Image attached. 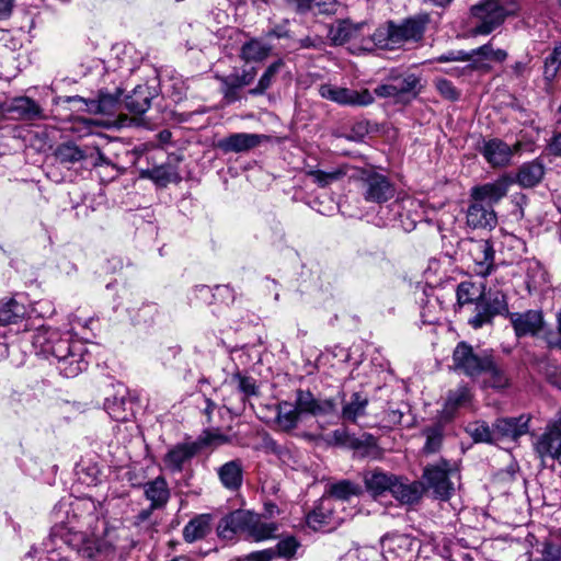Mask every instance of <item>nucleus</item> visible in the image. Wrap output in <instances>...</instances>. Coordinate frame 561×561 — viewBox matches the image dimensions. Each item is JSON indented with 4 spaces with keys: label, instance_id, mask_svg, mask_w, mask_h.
Here are the masks:
<instances>
[{
    "label": "nucleus",
    "instance_id": "19",
    "mask_svg": "<svg viewBox=\"0 0 561 561\" xmlns=\"http://www.w3.org/2000/svg\"><path fill=\"white\" fill-rule=\"evenodd\" d=\"M530 416L520 415L518 417H501L494 422L496 440L501 438H511L516 440L528 433Z\"/></svg>",
    "mask_w": 561,
    "mask_h": 561
},
{
    "label": "nucleus",
    "instance_id": "28",
    "mask_svg": "<svg viewBox=\"0 0 561 561\" xmlns=\"http://www.w3.org/2000/svg\"><path fill=\"white\" fill-rule=\"evenodd\" d=\"M522 268L526 274L525 284L529 295L537 293L548 284V273L539 261L525 260L522 263Z\"/></svg>",
    "mask_w": 561,
    "mask_h": 561
},
{
    "label": "nucleus",
    "instance_id": "29",
    "mask_svg": "<svg viewBox=\"0 0 561 561\" xmlns=\"http://www.w3.org/2000/svg\"><path fill=\"white\" fill-rule=\"evenodd\" d=\"M272 51V45L264 42L262 38L251 37L244 42L239 50V57L245 64L262 62Z\"/></svg>",
    "mask_w": 561,
    "mask_h": 561
},
{
    "label": "nucleus",
    "instance_id": "52",
    "mask_svg": "<svg viewBox=\"0 0 561 561\" xmlns=\"http://www.w3.org/2000/svg\"><path fill=\"white\" fill-rule=\"evenodd\" d=\"M230 438L222 434L219 430H207L204 431L203 434L194 440L197 445L198 450L204 447H213L216 448L218 446L228 444Z\"/></svg>",
    "mask_w": 561,
    "mask_h": 561
},
{
    "label": "nucleus",
    "instance_id": "14",
    "mask_svg": "<svg viewBox=\"0 0 561 561\" xmlns=\"http://www.w3.org/2000/svg\"><path fill=\"white\" fill-rule=\"evenodd\" d=\"M199 453L194 442L180 443L172 446L163 456L164 468L171 473L182 472L186 465Z\"/></svg>",
    "mask_w": 561,
    "mask_h": 561
},
{
    "label": "nucleus",
    "instance_id": "5",
    "mask_svg": "<svg viewBox=\"0 0 561 561\" xmlns=\"http://www.w3.org/2000/svg\"><path fill=\"white\" fill-rule=\"evenodd\" d=\"M492 355V351L480 350L476 352L469 343L461 341L453 352L454 369L472 380H477L482 377L483 368Z\"/></svg>",
    "mask_w": 561,
    "mask_h": 561
},
{
    "label": "nucleus",
    "instance_id": "48",
    "mask_svg": "<svg viewBox=\"0 0 561 561\" xmlns=\"http://www.w3.org/2000/svg\"><path fill=\"white\" fill-rule=\"evenodd\" d=\"M466 432L474 443L493 444L496 442L494 427L491 428L484 421H476L466 426Z\"/></svg>",
    "mask_w": 561,
    "mask_h": 561
},
{
    "label": "nucleus",
    "instance_id": "39",
    "mask_svg": "<svg viewBox=\"0 0 561 561\" xmlns=\"http://www.w3.org/2000/svg\"><path fill=\"white\" fill-rule=\"evenodd\" d=\"M347 171V165H339L330 170L308 169L306 174L310 176L318 186L327 187L346 176Z\"/></svg>",
    "mask_w": 561,
    "mask_h": 561
},
{
    "label": "nucleus",
    "instance_id": "24",
    "mask_svg": "<svg viewBox=\"0 0 561 561\" xmlns=\"http://www.w3.org/2000/svg\"><path fill=\"white\" fill-rule=\"evenodd\" d=\"M423 478L427 488L433 490L436 497L446 501L451 496L454 485L446 470L439 467H428L424 470Z\"/></svg>",
    "mask_w": 561,
    "mask_h": 561
},
{
    "label": "nucleus",
    "instance_id": "50",
    "mask_svg": "<svg viewBox=\"0 0 561 561\" xmlns=\"http://www.w3.org/2000/svg\"><path fill=\"white\" fill-rule=\"evenodd\" d=\"M561 69V43L557 44L552 51L545 58L543 79L552 82Z\"/></svg>",
    "mask_w": 561,
    "mask_h": 561
},
{
    "label": "nucleus",
    "instance_id": "3",
    "mask_svg": "<svg viewBox=\"0 0 561 561\" xmlns=\"http://www.w3.org/2000/svg\"><path fill=\"white\" fill-rule=\"evenodd\" d=\"M423 89L421 78L412 72L391 70L385 82L375 88L374 94L391 99L397 104H409L419 96Z\"/></svg>",
    "mask_w": 561,
    "mask_h": 561
},
{
    "label": "nucleus",
    "instance_id": "8",
    "mask_svg": "<svg viewBox=\"0 0 561 561\" xmlns=\"http://www.w3.org/2000/svg\"><path fill=\"white\" fill-rule=\"evenodd\" d=\"M321 98L334 102L342 106H368L375 99L368 89L360 91L324 83L319 87Z\"/></svg>",
    "mask_w": 561,
    "mask_h": 561
},
{
    "label": "nucleus",
    "instance_id": "17",
    "mask_svg": "<svg viewBox=\"0 0 561 561\" xmlns=\"http://www.w3.org/2000/svg\"><path fill=\"white\" fill-rule=\"evenodd\" d=\"M268 137L260 134L236 133L220 139L218 147L224 152H243L256 148Z\"/></svg>",
    "mask_w": 561,
    "mask_h": 561
},
{
    "label": "nucleus",
    "instance_id": "57",
    "mask_svg": "<svg viewBox=\"0 0 561 561\" xmlns=\"http://www.w3.org/2000/svg\"><path fill=\"white\" fill-rule=\"evenodd\" d=\"M540 558H528V561H561V548L552 541L546 540L540 550Z\"/></svg>",
    "mask_w": 561,
    "mask_h": 561
},
{
    "label": "nucleus",
    "instance_id": "37",
    "mask_svg": "<svg viewBox=\"0 0 561 561\" xmlns=\"http://www.w3.org/2000/svg\"><path fill=\"white\" fill-rule=\"evenodd\" d=\"M396 476L379 470H374L365 476L367 490L374 495L379 496L391 491Z\"/></svg>",
    "mask_w": 561,
    "mask_h": 561
},
{
    "label": "nucleus",
    "instance_id": "58",
    "mask_svg": "<svg viewBox=\"0 0 561 561\" xmlns=\"http://www.w3.org/2000/svg\"><path fill=\"white\" fill-rule=\"evenodd\" d=\"M436 90L439 94L449 101H456L459 99V92L455 85L445 78H438L434 81Z\"/></svg>",
    "mask_w": 561,
    "mask_h": 561
},
{
    "label": "nucleus",
    "instance_id": "54",
    "mask_svg": "<svg viewBox=\"0 0 561 561\" xmlns=\"http://www.w3.org/2000/svg\"><path fill=\"white\" fill-rule=\"evenodd\" d=\"M171 169L167 165H158L151 169L142 170L141 178L152 180L159 185H167L171 181Z\"/></svg>",
    "mask_w": 561,
    "mask_h": 561
},
{
    "label": "nucleus",
    "instance_id": "64",
    "mask_svg": "<svg viewBox=\"0 0 561 561\" xmlns=\"http://www.w3.org/2000/svg\"><path fill=\"white\" fill-rule=\"evenodd\" d=\"M276 557L273 549L251 552L244 557L243 561H272Z\"/></svg>",
    "mask_w": 561,
    "mask_h": 561
},
{
    "label": "nucleus",
    "instance_id": "43",
    "mask_svg": "<svg viewBox=\"0 0 561 561\" xmlns=\"http://www.w3.org/2000/svg\"><path fill=\"white\" fill-rule=\"evenodd\" d=\"M481 305L483 308L494 318L499 314L506 313L508 316V305L506 296L500 291H489L488 294L482 293L479 295Z\"/></svg>",
    "mask_w": 561,
    "mask_h": 561
},
{
    "label": "nucleus",
    "instance_id": "1",
    "mask_svg": "<svg viewBox=\"0 0 561 561\" xmlns=\"http://www.w3.org/2000/svg\"><path fill=\"white\" fill-rule=\"evenodd\" d=\"M32 345L37 354L49 359L66 378L77 377L88 367L85 345L57 329L45 325L38 328L32 335Z\"/></svg>",
    "mask_w": 561,
    "mask_h": 561
},
{
    "label": "nucleus",
    "instance_id": "2",
    "mask_svg": "<svg viewBox=\"0 0 561 561\" xmlns=\"http://www.w3.org/2000/svg\"><path fill=\"white\" fill-rule=\"evenodd\" d=\"M337 403L334 399H317L310 391L301 389L296 392L295 403L282 401L276 405V424L279 430H294L301 414L313 416L336 415Z\"/></svg>",
    "mask_w": 561,
    "mask_h": 561
},
{
    "label": "nucleus",
    "instance_id": "56",
    "mask_svg": "<svg viewBox=\"0 0 561 561\" xmlns=\"http://www.w3.org/2000/svg\"><path fill=\"white\" fill-rule=\"evenodd\" d=\"M232 381L237 383V388L245 397L256 396L257 387L255 380L252 377L243 376L237 373L232 376Z\"/></svg>",
    "mask_w": 561,
    "mask_h": 561
},
{
    "label": "nucleus",
    "instance_id": "16",
    "mask_svg": "<svg viewBox=\"0 0 561 561\" xmlns=\"http://www.w3.org/2000/svg\"><path fill=\"white\" fill-rule=\"evenodd\" d=\"M508 317L517 337L537 334L543 323L542 313L538 310L512 312Z\"/></svg>",
    "mask_w": 561,
    "mask_h": 561
},
{
    "label": "nucleus",
    "instance_id": "15",
    "mask_svg": "<svg viewBox=\"0 0 561 561\" xmlns=\"http://www.w3.org/2000/svg\"><path fill=\"white\" fill-rule=\"evenodd\" d=\"M428 22L430 18L427 14H417L405 19L400 24L393 23L394 38L398 47L410 41H421Z\"/></svg>",
    "mask_w": 561,
    "mask_h": 561
},
{
    "label": "nucleus",
    "instance_id": "62",
    "mask_svg": "<svg viewBox=\"0 0 561 561\" xmlns=\"http://www.w3.org/2000/svg\"><path fill=\"white\" fill-rule=\"evenodd\" d=\"M438 62H449V61H472V54L466 50H450L446 54L438 56L436 59Z\"/></svg>",
    "mask_w": 561,
    "mask_h": 561
},
{
    "label": "nucleus",
    "instance_id": "38",
    "mask_svg": "<svg viewBox=\"0 0 561 561\" xmlns=\"http://www.w3.org/2000/svg\"><path fill=\"white\" fill-rule=\"evenodd\" d=\"M55 159L58 163L70 169L76 163L85 159V151L75 142L68 141L60 144L55 150Z\"/></svg>",
    "mask_w": 561,
    "mask_h": 561
},
{
    "label": "nucleus",
    "instance_id": "26",
    "mask_svg": "<svg viewBox=\"0 0 561 561\" xmlns=\"http://www.w3.org/2000/svg\"><path fill=\"white\" fill-rule=\"evenodd\" d=\"M497 218L494 209L490 205L481 204L478 201H471L467 209V225L471 228H493Z\"/></svg>",
    "mask_w": 561,
    "mask_h": 561
},
{
    "label": "nucleus",
    "instance_id": "13",
    "mask_svg": "<svg viewBox=\"0 0 561 561\" xmlns=\"http://www.w3.org/2000/svg\"><path fill=\"white\" fill-rule=\"evenodd\" d=\"M366 28V23L354 24L348 20H341L330 26L328 37L335 46L352 43L360 48V41Z\"/></svg>",
    "mask_w": 561,
    "mask_h": 561
},
{
    "label": "nucleus",
    "instance_id": "45",
    "mask_svg": "<svg viewBox=\"0 0 561 561\" xmlns=\"http://www.w3.org/2000/svg\"><path fill=\"white\" fill-rule=\"evenodd\" d=\"M284 61L278 59L272 62L260 77L257 84L250 89L248 93L252 96L263 95L268 90L279 70L283 68Z\"/></svg>",
    "mask_w": 561,
    "mask_h": 561
},
{
    "label": "nucleus",
    "instance_id": "47",
    "mask_svg": "<svg viewBox=\"0 0 561 561\" xmlns=\"http://www.w3.org/2000/svg\"><path fill=\"white\" fill-rule=\"evenodd\" d=\"M471 54L472 60H478L482 65V68L486 67L483 60L503 62L507 58V51L501 48H494L491 42L472 49Z\"/></svg>",
    "mask_w": 561,
    "mask_h": 561
},
{
    "label": "nucleus",
    "instance_id": "21",
    "mask_svg": "<svg viewBox=\"0 0 561 561\" xmlns=\"http://www.w3.org/2000/svg\"><path fill=\"white\" fill-rule=\"evenodd\" d=\"M278 527L273 522H267L261 515L247 511L244 535L254 540L262 541L276 536Z\"/></svg>",
    "mask_w": 561,
    "mask_h": 561
},
{
    "label": "nucleus",
    "instance_id": "60",
    "mask_svg": "<svg viewBox=\"0 0 561 561\" xmlns=\"http://www.w3.org/2000/svg\"><path fill=\"white\" fill-rule=\"evenodd\" d=\"M476 311L477 313L468 321L473 329H480L492 322L493 317L483 308L481 302H477Z\"/></svg>",
    "mask_w": 561,
    "mask_h": 561
},
{
    "label": "nucleus",
    "instance_id": "49",
    "mask_svg": "<svg viewBox=\"0 0 561 561\" xmlns=\"http://www.w3.org/2000/svg\"><path fill=\"white\" fill-rule=\"evenodd\" d=\"M128 312L135 324L150 325L159 314L157 304L144 302L139 308H129Z\"/></svg>",
    "mask_w": 561,
    "mask_h": 561
},
{
    "label": "nucleus",
    "instance_id": "30",
    "mask_svg": "<svg viewBox=\"0 0 561 561\" xmlns=\"http://www.w3.org/2000/svg\"><path fill=\"white\" fill-rule=\"evenodd\" d=\"M247 511L238 510L224 516L218 526L217 534L220 538L231 540L237 534L244 535Z\"/></svg>",
    "mask_w": 561,
    "mask_h": 561
},
{
    "label": "nucleus",
    "instance_id": "35",
    "mask_svg": "<svg viewBox=\"0 0 561 561\" xmlns=\"http://www.w3.org/2000/svg\"><path fill=\"white\" fill-rule=\"evenodd\" d=\"M153 94L149 87L137 85L125 99L126 108L134 114L140 115L146 113L151 105Z\"/></svg>",
    "mask_w": 561,
    "mask_h": 561
},
{
    "label": "nucleus",
    "instance_id": "18",
    "mask_svg": "<svg viewBox=\"0 0 561 561\" xmlns=\"http://www.w3.org/2000/svg\"><path fill=\"white\" fill-rule=\"evenodd\" d=\"M423 492L422 482L396 476L390 494L401 504L412 505L421 500Z\"/></svg>",
    "mask_w": 561,
    "mask_h": 561
},
{
    "label": "nucleus",
    "instance_id": "44",
    "mask_svg": "<svg viewBox=\"0 0 561 561\" xmlns=\"http://www.w3.org/2000/svg\"><path fill=\"white\" fill-rule=\"evenodd\" d=\"M413 545L414 542L409 536H394L387 540L386 552L392 553L393 559L404 561L410 557V553L413 550Z\"/></svg>",
    "mask_w": 561,
    "mask_h": 561
},
{
    "label": "nucleus",
    "instance_id": "33",
    "mask_svg": "<svg viewBox=\"0 0 561 561\" xmlns=\"http://www.w3.org/2000/svg\"><path fill=\"white\" fill-rule=\"evenodd\" d=\"M482 378L484 387L492 389L502 390L510 386V378L505 369L495 360L493 355L483 368Z\"/></svg>",
    "mask_w": 561,
    "mask_h": 561
},
{
    "label": "nucleus",
    "instance_id": "63",
    "mask_svg": "<svg viewBox=\"0 0 561 561\" xmlns=\"http://www.w3.org/2000/svg\"><path fill=\"white\" fill-rule=\"evenodd\" d=\"M100 470L95 465H88L87 467H81L80 469V479L83 483L87 484H96L100 479Z\"/></svg>",
    "mask_w": 561,
    "mask_h": 561
},
{
    "label": "nucleus",
    "instance_id": "20",
    "mask_svg": "<svg viewBox=\"0 0 561 561\" xmlns=\"http://www.w3.org/2000/svg\"><path fill=\"white\" fill-rule=\"evenodd\" d=\"M480 152L493 168L506 167L513 157L512 148L499 138L485 140Z\"/></svg>",
    "mask_w": 561,
    "mask_h": 561
},
{
    "label": "nucleus",
    "instance_id": "34",
    "mask_svg": "<svg viewBox=\"0 0 561 561\" xmlns=\"http://www.w3.org/2000/svg\"><path fill=\"white\" fill-rule=\"evenodd\" d=\"M218 477L222 485L231 491L238 490L243 480V467L239 459L230 460L217 470Z\"/></svg>",
    "mask_w": 561,
    "mask_h": 561
},
{
    "label": "nucleus",
    "instance_id": "22",
    "mask_svg": "<svg viewBox=\"0 0 561 561\" xmlns=\"http://www.w3.org/2000/svg\"><path fill=\"white\" fill-rule=\"evenodd\" d=\"M398 47L394 38L393 22H388L386 25L379 26L376 31L368 36L363 35L360 41V49L373 50L379 49H394Z\"/></svg>",
    "mask_w": 561,
    "mask_h": 561
},
{
    "label": "nucleus",
    "instance_id": "9",
    "mask_svg": "<svg viewBox=\"0 0 561 561\" xmlns=\"http://www.w3.org/2000/svg\"><path fill=\"white\" fill-rule=\"evenodd\" d=\"M257 75L254 66H245L239 70H234L228 76L217 77L220 82V91L226 103L231 104L241 100L242 88L251 84Z\"/></svg>",
    "mask_w": 561,
    "mask_h": 561
},
{
    "label": "nucleus",
    "instance_id": "12",
    "mask_svg": "<svg viewBox=\"0 0 561 561\" xmlns=\"http://www.w3.org/2000/svg\"><path fill=\"white\" fill-rule=\"evenodd\" d=\"M536 450L541 458L549 457L561 465V411L558 419L548 425L547 431L537 440Z\"/></svg>",
    "mask_w": 561,
    "mask_h": 561
},
{
    "label": "nucleus",
    "instance_id": "59",
    "mask_svg": "<svg viewBox=\"0 0 561 561\" xmlns=\"http://www.w3.org/2000/svg\"><path fill=\"white\" fill-rule=\"evenodd\" d=\"M298 546L299 545L294 537H287L280 540L273 550L275 551L276 557L290 558L296 553Z\"/></svg>",
    "mask_w": 561,
    "mask_h": 561
},
{
    "label": "nucleus",
    "instance_id": "61",
    "mask_svg": "<svg viewBox=\"0 0 561 561\" xmlns=\"http://www.w3.org/2000/svg\"><path fill=\"white\" fill-rule=\"evenodd\" d=\"M340 2L337 0H314L313 9L316 14L333 15L337 12Z\"/></svg>",
    "mask_w": 561,
    "mask_h": 561
},
{
    "label": "nucleus",
    "instance_id": "41",
    "mask_svg": "<svg viewBox=\"0 0 561 561\" xmlns=\"http://www.w3.org/2000/svg\"><path fill=\"white\" fill-rule=\"evenodd\" d=\"M472 400V393L467 386H459L450 390L447 394L444 412L447 416H453L460 409L469 405Z\"/></svg>",
    "mask_w": 561,
    "mask_h": 561
},
{
    "label": "nucleus",
    "instance_id": "6",
    "mask_svg": "<svg viewBox=\"0 0 561 561\" xmlns=\"http://www.w3.org/2000/svg\"><path fill=\"white\" fill-rule=\"evenodd\" d=\"M473 35H489L500 27L506 16L493 0H482L471 8Z\"/></svg>",
    "mask_w": 561,
    "mask_h": 561
},
{
    "label": "nucleus",
    "instance_id": "31",
    "mask_svg": "<svg viewBox=\"0 0 561 561\" xmlns=\"http://www.w3.org/2000/svg\"><path fill=\"white\" fill-rule=\"evenodd\" d=\"M27 314L24 301L16 297H4L0 299V325L15 324Z\"/></svg>",
    "mask_w": 561,
    "mask_h": 561
},
{
    "label": "nucleus",
    "instance_id": "46",
    "mask_svg": "<svg viewBox=\"0 0 561 561\" xmlns=\"http://www.w3.org/2000/svg\"><path fill=\"white\" fill-rule=\"evenodd\" d=\"M367 405V397L359 392H354L351 396L350 402H347L342 409V417L345 421L356 422L357 417L365 414Z\"/></svg>",
    "mask_w": 561,
    "mask_h": 561
},
{
    "label": "nucleus",
    "instance_id": "42",
    "mask_svg": "<svg viewBox=\"0 0 561 561\" xmlns=\"http://www.w3.org/2000/svg\"><path fill=\"white\" fill-rule=\"evenodd\" d=\"M360 492L362 489L358 484L350 480H341L336 483L330 484L323 495L330 496L335 502L343 504L344 501L350 500L352 496L359 495Z\"/></svg>",
    "mask_w": 561,
    "mask_h": 561
},
{
    "label": "nucleus",
    "instance_id": "27",
    "mask_svg": "<svg viewBox=\"0 0 561 561\" xmlns=\"http://www.w3.org/2000/svg\"><path fill=\"white\" fill-rule=\"evenodd\" d=\"M130 401L127 399V390L124 386L119 385L113 396L106 397L104 401V409L108 415L115 421H127L131 414Z\"/></svg>",
    "mask_w": 561,
    "mask_h": 561
},
{
    "label": "nucleus",
    "instance_id": "53",
    "mask_svg": "<svg viewBox=\"0 0 561 561\" xmlns=\"http://www.w3.org/2000/svg\"><path fill=\"white\" fill-rule=\"evenodd\" d=\"M423 434L426 437L423 447L424 453L434 454L438 451L443 443V427L440 425L430 426L423 431Z\"/></svg>",
    "mask_w": 561,
    "mask_h": 561
},
{
    "label": "nucleus",
    "instance_id": "55",
    "mask_svg": "<svg viewBox=\"0 0 561 561\" xmlns=\"http://www.w3.org/2000/svg\"><path fill=\"white\" fill-rule=\"evenodd\" d=\"M330 442L335 445L350 446L356 449L363 445L359 438L351 436L345 428H337L333 431L330 437Z\"/></svg>",
    "mask_w": 561,
    "mask_h": 561
},
{
    "label": "nucleus",
    "instance_id": "10",
    "mask_svg": "<svg viewBox=\"0 0 561 561\" xmlns=\"http://www.w3.org/2000/svg\"><path fill=\"white\" fill-rule=\"evenodd\" d=\"M394 186L389 179L378 172L367 171L362 178V193L366 202L382 204L394 196Z\"/></svg>",
    "mask_w": 561,
    "mask_h": 561
},
{
    "label": "nucleus",
    "instance_id": "36",
    "mask_svg": "<svg viewBox=\"0 0 561 561\" xmlns=\"http://www.w3.org/2000/svg\"><path fill=\"white\" fill-rule=\"evenodd\" d=\"M211 516L201 514L192 518L183 528V538L186 542L204 539L211 530Z\"/></svg>",
    "mask_w": 561,
    "mask_h": 561
},
{
    "label": "nucleus",
    "instance_id": "51",
    "mask_svg": "<svg viewBox=\"0 0 561 561\" xmlns=\"http://www.w3.org/2000/svg\"><path fill=\"white\" fill-rule=\"evenodd\" d=\"M483 291L479 289L472 282H461L457 286L456 296L457 302L459 306H465L468 304H476L480 301L479 295H482Z\"/></svg>",
    "mask_w": 561,
    "mask_h": 561
},
{
    "label": "nucleus",
    "instance_id": "32",
    "mask_svg": "<svg viewBox=\"0 0 561 561\" xmlns=\"http://www.w3.org/2000/svg\"><path fill=\"white\" fill-rule=\"evenodd\" d=\"M545 175V164L539 159L523 163L516 174V182L525 187H534Z\"/></svg>",
    "mask_w": 561,
    "mask_h": 561
},
{
    "label": "nucleus",
    "instance_id": "40",
    "mask_svg": "<svg viewBox=\"0 0 561 561\" xmlns=\"http://www.w3.org/2000/svg\"><path fill=\"white\" fill-rule=\"evenodd\" d=\"M121 90L115 94L101 92L96 100H91L87 105L88 110L94 114L113 115L119 106Z\"/></svg>",
    "mask_w": 561,
    "mask_h": 561
},
{
    "label": "nucleus",
    "instance_id": "11",
    "mask_svg": "<svg viewBox=\"0 0 561 561\" xmlns=\"http://www.w3.org/2000/svg\"><path fill=\"white\" fill-rule=\"evenodd\" d=\"M3 113L16 121H39L46 118L44 108L28 96H16L3 104Z\"/></svg>",
    "mask_w": 561,
    "mask_h": 561
},
{
    "label": "nucleus",
    "instance_id": "25",
    "mask_svg": "<svg viewBox=\"0 0 561 561\" xmlns=\"http://www.w3.org/2000/svg\"><path fill=\"white\" fill-rule=\"evenodd\" d=\"M508 184L504 180H497L492 183H485L480 186H474L471 190V198L478 201L481 204L493 205L499 203L504 196H506Z\"/></svg>",
    "mask_w": 561,
    "mask_h": 561
},
{
    "label": "nucleus",
    "instance_id": "23",
    "mask_svg": "<svg viewBox=\"0 0 561 561\" xmlns=\"http://www.w3.org/2000/svg\"><path fill=\"white\" fill-rule=\"evenodd\" d=\"M142 490L146 500L150 502L151 510H163L171 497V490L162 476L144 483Z\"/></svg>",
    "mask_w": 561,
    "mask_h": 561
},
{
    "label": "nucleus",
    "instance_id": "7",
    "mask_svg": "<svg viewBox=\"0 0 561 561\" xmlns=\"http://www.w3.org/2000/svg\"><path fill=\"white\" fill-rule=\"evenodd\" d=\"M341 506L342 503L323 495L316 507L307 515V525L313 530L330 531L335 529L344 520V517L337 512Z\"/></svg>",
    "mask_w": 561,
    "mask_h": 561
},
{
    "label": "nucleus",
    "instance_id": "4",
    "mask_svg": "<svg viewBox=\"0 0 561 561\" xmlns=\"http://www.w3.org/2000/svg\"><path fill=\"white\" fill-rule=\"evenodd\" d=\"M462 260L473 263V272L481 277L489 276L494 270V249L490 240L465 238L457 244Z\"/></svg>",
    "mask_w": 561,
    "mask_h": 561
}]
</instances>
